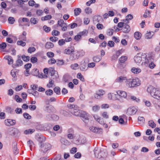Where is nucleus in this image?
Here are the masks:
<instances>
[{
  "label": "nucleus",
  "instance_id": "nucleus-1",
  "mask_svg": "<svg viewBox=\"0 0 160 160\" xmlns=\"http://www.w3.org/2000/svg\"><path fill=\"white\" fill-rule=\"evenodd\" d=\"M147 91L150 95L155 99H160V89L156 88L152 86L148 87Z\"/></svg>",
  "mask_w": 160,
  "mask_h": 160
},
{
  "label": "nucleus",
  "instance_id": "nucleus-2",
  "mask_svg": "<svg viewBox=\"0 0 160 160\" xmlns=\"http://www.w3.org/2000/svg\"><path fill=\"white\" fill-rule=\"evenodd\" d=\"M125 82L126 86L130 88L137 87L140 84L139 80L137 78L127 79Z\"/></svg>",
  "mask_w": 160,
  "mask_h": 160
},
{
  "label": "nucleus",
  "instance_id": "nucleus-3",
  "mask_svg": "<svg viewBox=\"0 0 160 160\" xmlns=\"http://www.w3.org/2000/svg\"><path fill=\"white\" fill-rule=\"evenodd\" d=\"M94 152L95 157L99 159L105 158L108 155V152L106 150L98 147L95 148Z\"/></svg>",
  "mask_w": 160,
  "mask_h": 160
},
{
  "label": "nucleus",
  "instance_id": "nucleus-4",
  "mask_svg": "<svg viewBox=\"0 0 160 160\" xmlns=\"http://www.w3.org/2000/svg\"><path fill=\"white\" fill-rule=\"evenodd\" d=\"M40 151L41 152L45 153L48 151L50 150L52 148V145L48 143H40L39 144Z\"/></svg>",
  "mask_w": 160,
  "mask_h": 160
},
{
  "label": "nucleus",
  "instance_id": "nucleus-5",
  "mask_svg": "<svg viewBox=\"0 0 160 160\" xmlns=\"http://www.w3.org/2000/svg\"><path fill=\"white\" fill-rule=\"evenodd\" d=\"M116 100L120 102H122L124 101V99L127 97L126 92L124 91L118 90L116 92Z\"/></svg>",
  "mask_w": 160,
  "mask_h": 160
},
{
  "label": "nucleus",
  "instance_id": "nucleus-6",
  "mask_svg": "<svg viewBox=\"0 0 160 160\" xmlns=\"http://www.w3.org/2000/svg\"><path fill=\"white\" fill-rule=\"evenodd\" d=\"M138 109V107L136 106H133L129 107L127 110V114L128 115L135 114Z\"/></svg>",
  "mask_w": 160,
  "mask_h": 160
},
{
  "label": "nucleus",
  "instance_id": "nucleus-7",
  "mask_svg": "<svg viewBox=\"0 0 160 160\" xmlns=\"http://www.w3.org/2000/svg\"><path fill=\"white\" fill-rule=\"evenodd\" d=\"M80 117L82 118V120L85 123H87L89 120V115L84 111H81Z\"/></svg>",
  "mask_w": 160,
  "mask_h": 160
},
{
  "label": "nucleus",
  "instance_id": "nucleus-8",
  "mask_svg": "<svg viewBox=\"0 0 160 160\" xmlns=\"http://www.w3.org/2000/svg\"><path fill=\"white\" fill-rule=\"evenodd\" d=\"M58 24L61 27L62 30V31H65L67 30V24L64 22L63 19H60L58 22Z\"/></svg>",
  "mask_w": 160,
  "mask_h": 160
},
{
  "label": "nucleus",
  "instance_id": "nucleus-9",
  "mask_svg": "<svg viewBox=\"0 0 160 160\" xmlns=\"http://www.w3.org/2000/svg\"><path fill=\"white\" fill-rule=\"evenodd\" d=\"M105 93V92L102 90H100L97 91L94 95V97L97 99H100L101 98L102 96Z\"/></svg>",
  "mask_w": 160,
  "mask_h": 160
},
{
  "label": "nucleus",
  "instance_id": "nucleus-10",
  "mask_svg": "<svg viewBox=\"0 0 160 160\" xmlns=\"http://www.w3.org/2000/svg\"><path fill=\"white\" fill-rule=\"evenodd\" d=\"M142 55L141 54L139 53L137 54L134 58V60L135 62L138 64H140L142 62Z\"/></svg>",
  "mask_w": 160,
  "mask_h": 160
},
{
  "label": "nucleus",
  "instance_id": "nucleus-11",
  "mask_svg": "<svg viewBox=\"0 0 160 160\" xmlns=\"http://www.w3.org/2000/svg\"><path fill=\"white\" fill-rule=\"evenodd\" d=\"M29 21V19L26 18H20L18 20V22L19 23V25L22 26L24 25V22H28Z\"/></svg>",
  "mask_w": 160,
  "mask_h": 160
},
{
  "label": "nucleus",
  "instance_id": "nucleus-12",
  "mask_svg": "<svg viewBox=\"0 0 160 160\" xmlns=\"http://www.w3.org/2000/svg\"><path fill=\"white\" fill-rule=\"evenodd\" d=\"M46 117L48 119L52 120L54 121H57L59 119V117L55 114H46Z\"/></svg>",
  "mask_w": 160,
  "mask_h": 160
},
{
  "label": "nucleus",
  "instance_id": "nucleus-13",
  "mask_svg": "<svg viewBox=\"0 0 160 160\" xmlns=\"http://www.w3.org/2000/svg\"><path fill=\"white\" fill-rule=\"evenodd\" d=\"M78 51L74 52L70 56L69 59L72 61L78 59L79 57V55H78Z\"/></svg>",
  "mask_w": 160,
  "mask_h": 160
},
{
  "label": "nucleus",
  "instance_id": "nucleus-14",
  "mask_svg": "<svg viewBox=\"0 0 160 160\" xmlns=\"http://www.w3.org/2000/svg\"><path fill=\"white\" fill-rule=\"evenodd\" d=\"M5 123L7 126H12L16 123V121L14 120L7 119L5 120Z\"/></svg>",
  "mask_w": 160,
  "mask_h": 160
},
{
  "label": "nucleus",
  "instance_id": "nucleus-15",
  "mask_svg": "<svg viewBox=\"0 0 160 160\" xmlns=\"http://www.w3.org/2000/svg\"><path fill=\"white\" fill-rule=\"evenodd\" d=\"M53 108V107L51 105H48L46 106L45 109L46 115V114H50L52 113Z\"/></svg>",
  "mask_w": 160,
  "mask_h": 160
},
{
  "label": "nucleus",
  "instance_id": "nucleus-16",
  "mask_svg": "<svg viewBox=\"0 0 160 160\" xmlns=\"http://www.w3.org/2000/svg\"><path fill=\"white\" fill-rule=\"evenodd\" d=\"M74 51V48L69 47L66 49L64 51L65 54L70 55Z\"/></svg>",
  "mask_w": 160,
  "mask_h": 160
},
{
  "label": "nucleus",
  "instance_id": "nucleus-17",
  "mask_svg": "<svg viewBox=\"0 0 160 160\" xmlns=\"http://www.w3.org/2000/svg\"><path fill=\"white\" fill-rule=\"evenodd\" d=\"M81 111H82L74 108L71 109V113L75 116H80L81 115Z\"/></svg>",
  "mask_w": 160,
  "mask_h": 160
},
{
  "label": "nucleus",
  "instance_id": "nucleus-18",
  "mask_svg": "<svg viewBox=\"0 0 160 160\" xmlns=\"http://www.w3.org/2000/svg\"><path fill=\"white\" fill-rule=\"evenodd\" d=\"M23 64L22 61L20 59H18L16 61V63L12 65L13 68H16L21 66Z\"/></svg>",
  "mask_w": 160,
  "mask_h": 160
},
{
  "label": "nucleus",
  "instance_id": "nucleus-19",
  "mask_svg": "<svg viewBox=\"0 0 160 160\" xmlns=\"http://www.w3.org/2000/svg\"><path fill=\"white\" fill-rule=\"evenodd\" d=\"M36 138L37 140L39 142V144L40 143H43L46 141L45 138L41 135L37 136Z\"/></svg>",
  "mask_w": 160,
  "mask_h": 160
},
{
  "label": "nucleus",
  "instance_id": "nucleus-20",
  "mask_svg": "<svg viewBox=\"0 0 160 160\" xmlns=\"http://www.w3.org/2000/svg\"><path fill=\"white\" fill-rule=\"evenodd\" d=\"M117 94L112 93H109L108 94V99L112 100H117Z\"/></svg>",
  "mask_w": 160,
  "mask_h": 160
},
{
  "label": "nucleus",
  "instance_id": "nucleus-21",
  "mask_svg": "<svg viewBox=\"0 0 160 160\" xmlns=\"http://www.w3.org/2000/svg\"><path fill=\"white\" fill-rule=\"evenodd\" d=\"M127 78L126 77L124 76H120L118 78L115 80L116 82L121 83L124 81L126 80Z\"/></svg>",
  "mask_w": 160,
  "mask_h": 160
},
{
  "label": "nucleus",
  "instance_id": "nucleus-22",
  "mask_svg": "<svg viewBox=\"0 0 160 160\" xmlns=\"http://www.w3.org/2000/svg\"><path fill=\"white\" fill-rule=\"evenodd\" d=\"M89 129L91 131L95 133L99 132L101 131V128L93 126L90 127Z\"/></svg>",
  "mask_w": 160,
  "mask_h": 160
},
{
  "label": "nucleus",
  "instance_id": "nucleus-23",
  "mask_svg": "<svg viewBox=\"0 0 160 160\" xmlns=\"http://www.w3.org/2000/svg\"><path fill=\"white\" fill-rule=\"evenodd\" d=\"M130 30V26L126 24H125L124 25V27L122 29V31L124 33H128Z\"/></svg>",
  "mask_w": 160,
  "mask_h": 160
},
{
  "label": "nucleus",
  "instance_id": "nucleus-24",
  "mask_svg": "<svg viewBox=\"0 0 160 160\" xmlns=\"http://www.w3.org/2000/svg\"><path fill=\"white\" fill-rule=\"evenodd\" d=\"M17 143L14 142L13 144V151L14 154H17L19 153V150L17 146Z\"/></svg>",
  "mask_w": 160,
  "mask_h": 160
},
{
  "label": "nucleus",
  "instance_id": "nucleus-25",
  "mask_svg": "<svg viewBox=\"0 0 160 160\" xmlns=\"http://www.w3.org/2000/svg\"><path fill=\"white\" fill-rule=\"evenodd\" d=\"M87 67V64L85 62L82 63L80 66V69L82 71H85L87 70L88 68Z\"/></svg>",
  "mask_w": 160,
  "mask_h": 160
},
{
  "label": "nucleus",
  "instance_id": "nucleus-26",
  "mask_svg": "<svg viewBox=\"0 0 160 160\" xmlns=\"http://www.w3.org/2000/svg\"><path fill=\"white\" fill-rule=\"evenodd\" d=\"M4 58L8 60V64H11L13 63V60L11 56H6L4 57Z\"/></svg>",
  "mask_w": 160,
  "mask_h": 160
},
{
  "label": "nucleus",
  "instance_id": "nucleus-27",
  "mask_svg": "<svg viewBox=\"0 0 160 160\" xmlns=\"http://www.w3.org/2000/svg\"><path fill=\"white\" fill-rule=\"evenodd\" d=\"M132 16L130 14H129L127 16H126V18L125 19H123V21L124 22L128 23L129 22L128 21L132 20Z\"/></svg>",
  "mask_w": 160,
  "mask_h": 160
},
{
  "label": "nucleus",
  "instance_id": "nucleus-28",
  "mask_svg": "<svg viewBox=\"0 0 160 160\" xmlns=\"http://www.w3.org/2000/svg\"><path fill=\"white\" fill-rule=\"evenodd\" d=\"M61 142L62 144L67 146L71 144V142L68 140L64 138H62L61 140Z\"/></svg>",
  "mask_w": 160,
  "mask_h": 160
},
{
  "label": "nucleus",
  "instance_id": "nucleus-29",
  "mask_svg": "<svg viewBox=\"0 0 160 160\" xmlns=\"http://www.w3.org/2000/svg\"><path fill=\"white\" fill-rule=\"evenodd\" d=\"M131 71L135 74H138L141 72V70L139 68H133L131 69Z\"/></svg>",
  "mask_w": 160,
  "mask_h": 160
},
{
  "label": "nucleus",
  "instance_id": "nucleus-30",
  "mask_svg": "<svg viewBox=\"0 0 160 160\" xmlns=\"http://www.w3.org/2000/svg\"><path fill=\"white\" fill-rule=\"evenodd\" d=\"M102 19L101 17L100 16H95L93 18V22L95 23L99 22L100 21H102Z\"/></svg>",
  "mask_w": 160,
  "mask_h": 160
},
{
  "label": "nucleus",
  "instance_id": "nucleus-31",
  "mask_svg": "<svg viewBox=\"0 0 160 160\" xmlns=\"http://www.w3.org/2000/svg\"><path fill=\"white\" fill-rule=\"evenodd\" d=\"M128 59L127 57L125 56H122L119 59V61L120 63H123L126 61Z\"/></svg>",
  "mask_w": 160,
  "mask_h": 160
},
{
  "label": "nucleus",
  "instance_id": "nucleus-32",
  "mask_svg": "<svg viewBox=\"0 0 160 160\" xmlns=\"http://www.w3.org/2000/svg\"><path fill=\"white\" fill-rule=\"evenodd\" d=\"M35 130L34 129H29L26 130L24 131V133L25 134H32V133L35 132Z\"/></svg>",
  "mask_w": 160,
  "mask_h": 160
},
{
  "label": "nucleus",
  "instance_id": "nucleus-33",
  "mask_svg": "<svg viewBox=\"0 0 160 160\" xmlns=\"http://www.w3.org/2000/svg\"><path fill=\"white\" fill-rule=\"evenodd\" d=\"M54 45L53 43L51 42H47L45 45V47L46 48L50 49L54 47Z\"/></svg>",
  "mask_w": 160,
  "mask_h": 160
},
{
  "label": "nucleus",
  "instance_id": "nucleus-34",
  "mask_svg": "<svg viewBox=\"0 0 160 160\" xmlns=\"http://www.w3.org/2000/svg\"><path fill=\"white\" fill-rule=\"evenodd\" d=\"M73 139L78 141V142H82L81 141V138L80 135L78 134H76L74 135Z\"/></svg>",
  "mask_w": 160,
  "mask_h": 160
},
{
  "label": "nucleus",
  "instance_id": "nucleus-35",
  "mask_svg": "<svg viewBox=\"0 0 160 160\" xmlns=\"http://www.w3.org/2000/svg\"><path fill=\"white\" fill-rule=\"evenodd\" d=\"M81 12V10L80 8H76L74 10V14L75 16L79 15Z\"/></svg>",
  "mask_w": 160,
  "mask_h": 160
},
{
  "label": "nucleus",
  "instance_id": "nucleus-36",
  "mask_svg": "<svg viewBox=\"0 0 160 160\" xmlns=\"http://www.w3.org/2000/svg\"><path fill=\"white\" fill-rule=\"evenodd\" d=\"M54 92L56 93L57 95H60L61 94L60 88L58 87H56L53 89Z\"/></svg>",
  "mask_w": 160,
  "mask_h": 160
},
{
  "label": "nucleus",
  "instance_id": "nucleus-37",
  "mask_svg": "<svg viewBox=\"0 0 160 160\" xmlns=\"http://www.w3.org/2000/svg\"><path fill=\"white\" fill-rule=\"evenodd\" d=\"M153 32H149L145 34L146 38L147 39L151 38L153 35Z\"/></svg>",
  "mask_w": 160,
  "mask_h": 160
},
{
  "label": "nucleus",
  "instance_id": "nucleus-38",
  "mask_svg": "<svg viewBox=\"0 0 160 160\" xmlns=\"http://www.w3.org/2000/svg\"><path fill=\"white\" fill-rule=\"evenodd\" d=\"M138 120L139 124H142L144 122L145 119L144 118L142 117H138Z\"/></svg>",
  "mask_w": 160,
  "mask_h": 160
},
{
  "label": "nucleus",
  "instance_id": "nucleus-39",
  "mask_svg": "<svg viewBox=\"0 0 160 160\" xmlns=\"http://www.w3.org/2000/svg\"><path fill=\"white\" fill-rule=\"evenodd\" d=\"M52 16L51 15H47L45 17H43L41 18L42 21H46L49 20L52 18Z\"/></svg>",
  "mask_w": 160,
  "mask_h": 160
},
{
  "label": "nucleus",
  "instance_id": "nucleus-40",
  "mask_svg": "<svg viewBox=\"0 0 160 160\" xmlns=\"http://www.w3.org/2000/svg\"><path fill=\"white\" fill-rule=\"evenodd\" d=\"M134 36L136 39H139L141 37V33L139 32H136L134 33Z\"/></svg>",
  "mask_w": 160,
  "mask_h": 160
},
{
  "label": "nucleus",
  "instance_id": "nucleus-41",
  "mask_svg": "<svg viewBox=\"0 0 160 160\" xmlns=\"http://www.w3.org/2000/svg\"><path fill=\"white\" fill-rule=\"evenodd\" d=\"M101 59V58L98 56H95L93 57V61L96 62H99Z\"/></svg>",
  "mask_w": 160,
  "mask_h": 160
},
{
  "label": "nucleus",
  "instance_id": "nucleus-42",
  "mask_svg": "<svg viewBox=\"0 0 160 160\" xmlns=\"http://www.w3.org/2000/svg\"><path fill=\"white\" fill-rule=\"evenodd\" d=\"M149 125L152 128H155L156 126V124L152 120H150L148 122Z\"/></svg>",
  "mask_w": 160,
  "mask_h": 160
},
{
  "label": "nucleus",
  "instance_id": "nucleus-43",
  "mask_svg": "<svg viewBox=\"0 0 160 160\" xmlns=\"http://www.w3.org/2000/svg\"><path fill=\"white\" fill-rule=\"evenodd\" d=\"M70 67L72 69L76 70L78 68V65L77 63H75L73 64H72L71 65Z\"/></svg>",
  "mask_w": 160,
  "mask_h": 160
},
{
  "label": "nucleus",
  "instance_id": "nucleus-44",
  "mask_svg": "<svg viewBox=\"0 0 160 160\" xmlns=\"http://www.w3.org/2000/svg\"><path fill=\"white\" fill-rule=\"evenodd\" d=\"M130 98L131 100L136 102H139L140 101V100L139 99V98H137L135 96H130Z\"/></svg>",
  "mask_w": 160,
  "mask_h": 160
},
{
  "label": "nucleus",
  "instance_id": "nucleus-45",
  "mask_svg": "<svg viewBox=\"0 0 160 160\" xmlns=\"http://www.w3.org/2000/svg\"><path fill=\"white\" fill-rule=\"evenodd\" d=\"M45 93L47 96H51L53 94V91L51 89H48L46 91Z\"/></svg>",
  "mask_w": 160,
  "mask_h": 160
},
{
  "label": "nucleus",
  "instance_id": "nucleus-46",
  "mask_svg": "<svg viewBox=\"0 0 160 160\" xmlns=\"http://www.w3.org/2000/svg\"><path fill=\"white\" fill-rule=\"evenodd\" d=\"M77 77L82 82H84V77L80 73H78Z\"/></svg>",
  "mask_w": 160,
  "mask_h": 160
},
{
  "label": "nucleus",
  "instance_id": "nucleus-47",
  "mask_svg": "<svg viewBox=\"0 0 160 160\" xmlns=\"http://www.w3.org/2000/svg\"><path fill=\"white\" fill-rule=\"evenodd\" d=\"M23 60L24 61L28 62L29 60L30 57L28 56H26L25 55H23L22 56Z\"/></svg>",
  "mask_w": 160,
  "mask_h": 160
},
{
  "label": "nucleus",
  "instance_id": "nucleus-48",
  "mask_svg": "<svg viewBox=\"0 0 160 160\" xmlns=\"http://www.w3.org/2000/svg\"><path fill=\"white\" fill-rule=\"evenodd\" d=\"M39 71L36 68H34L32 71V74L34 76H37L38 74Z\"/></svg>",
  "mask_w": 160,
  "mask_h": 160
},
{
  "label": "nucleus",
  "instance_id": "nucleus-49",
  "mask_svg": "<svg viewBox=\"0 0 160 160\" xmlns=\"http://www.w3.org/2000/svg\"><path fill=\"white\" fill-rule=\"evenodd\" d=\"M44 125L43 124H39L37 126V128L38 129L40 130H45V128H44Z\"/></svg>",
  "mask_w": 160,
  "mask_h": 160
},
{
  "label": "nucleus",
  "instance_id": "nucleus-50",
  "mask_svg": "<svg viewBox=\"0 0 160 160\" xmlns=\"http://www.w3.org/2000/svg\"><path fill=\"white\" fill-rule=\"evenodd\" d=\"M8 21L9 23L10 24H13L14 23V22L15 21V19L14 18L12 17H9L8 18Z\"/></svg>",
  "mask_w": 160,
  "mask_h": 160
},
{
  "label": "nucleus",
  "instance_id": "nucleus-51",
  "mask_svg": "<svg viewBox=\"0 0 160 160\" xmlns=\"http://www.w3.org/2000/svg\"><path fill=\"white\" fill-rule=\"evenodd\" d=\"M17 44L18 45H21L24 47L26 45V43L22 40L18 41L17 42Z\"/></svg>",
  "mask_w": 160,
  "mask_h": 160
},
{
  "label": "nucleus",
  "instance_id": "nucleus-52",
  "mask_svg": "<svg viewBox=\"0 0 160 160\" xmlns=\"http://www.w3.org/2000/svg\"><path fill=\"white\" fill-rule=\"evenodd\" d=\"M114 30L112 29H109L107 30V34L108 36H111L113 34Z\"/></svg>",
  "mask_w": 160,
  "mask_h": 160
},
{
  "label": "nucleus",
  "instance_id": "nucleus-53",
  "mask_svg": "<svg viewBox=\"0 0 160 160\" xmlns=\"http://www.w3.org/2000/svg\"><path fill=\"white\" fill-rule=\"evenodd\" d=\"M57 64L59 66H61L64 64V61L63 60H57L56 61Z\"/></svg>",
  "mask_w": 160,
  "mask_h": 160
},
{
  "label": "nucleus",
  "instance_id": "nucleus-54",
  "mask_svg": "<svg viewBox=\"0 0 160 160\" xmlns=\"http://www.w3.org/2000/svg\"><path fill=\"white\" fill-rule=\"evenodd\" d=\"M85 12L87 14H90L92 13V9L89 7H87L85 9Z\"/></svg>",
  "mask_w": 160,
  "mask_h": 160
},
{
  "label": "nucleus",
  "instance_id": "nucleus-55",
  "mask_svg": "<svg viewBox=\"0 0 160 160\" xmlns=\"http://www.w3.org/2000/svg\"><path fill=\"white\" fill-rule=\"evenodd\" d=\"M56 62V61L53 58H52L48 61V63L49 64H52Z\"/></svg>",
  "mask_w": 160,
  "mask_h": 160
},
{
  "label": "nucleus",
  "instance_id": "nucleus-56",
  "mask_svg": "<svg viewBox=\"0 0 160 160\" xmlns=\"http://www.w3.org/2000/svg\"><path fill=\"white\" fill-rule=\"evenodd\" d=\"M30 22L31 23L35 24L38 23V21L36 20V18H31Z\"/></svg>",
  "mask_w": 160,
  "mask_h": 160
},
{
  "label": "nucleus",
  "instance_id": "nucleus-57",
  "mask_svg": "<svg viewBox=\"0 0 160 160\" xmlns=\"http://www.w3.org/2000/svg\"><path fill=\"white\" fill-rule=\"evenodd\" d=\"M36 50V48L33 47H31L28 48V53H31L32 52H34Z\"/></svg>",
  "mask_w": 160,
  "mask_h": 160
},
{
  "label": "nucleus",
  "instance_id": "nucleus-58",
  "mask_svg": "<svg viewBox=\"0 0 160 160\" xmlns=\"http://www.w3.org/2000/svg\"><path fill=\"white\" fill-rule=\"evenodd\" d=\"M100 108L99 106L98 105H96L93 106L92 108V109L94 112L98 111Z\"/></svg>",
  "mask_w": 160,
  "mask_h": 160
},
{
  "label": "nucleus",
  "instance_id": "nucleus-59",
  "mask_svg": "<svg viewBox=\"0 0 160 160\" xmlns=\"http://www.w3.org/2000/svg\"><path fill=\"white\" fill-rule=\"evenodd\" d=\"M24 118L28 119H30L31 118V116L27 113H24L23 114Z\"/></svg>",
  "mask_w": 160,
  "mask_h": 160
},
{
  "label": "nucleus",
  "instance_id": "nucleus-60",
  "mask_svg": "<svg viewBox=\"0 0 160 160\" xmlns=\"http://www.w3.org/2000/svg\"><path fill=\"white\" fill-rule=\"evenodd\" d=\"M60 34V32L56 30H53L52 32V35L53 36H58Z\"/></svg>",
  "mask_w": 160,
  "mask_h": 160
},
{
  "label": "nucleus",
  "instance_id": "nucleus-61",
  "mask_svg": "<svg viewBox=\"0 0 160 160\" xmlns=\"http://www.w3.org/2000/svg\"><path fill=\"white\" fill-rule=\"evenodd\" d=\"M65 43V40L63 39H60L58 42V44L61 46L63 45Z\"/></svg>",
  "mask_w": 160,
  "mask_h": 160
},
{
  "label": "nucleus",
  "instance_id": "nucleus-62",
  "mask_svg": "<svg viewBox=\"0 0 160 160\" xmlns=\"http://www.w3.org/2000/svg\"><path fill=\"white\" fill-rule=\"evenodd\" d=\"M31 67L32 64L30 63H28L24 65V68L26 70H29Z\"/></svg>",
  "mask_w": 160,
  "mask_h": 160
},
{
  "label": "nucleus",
  "instance_id": "nucleus-63",
  "mask_svg": "<svg viewBox=\"0 0 160 160\" xmlns=\"http://www.w3.org/2000/svg\"><path fill=\"white\" fill-rule=\"evenodd\" d=\"M44 30L46 32H49L51 30V28L44 25L43 27Z\"/></svg>",
  "mask_w": 160,
  "mask_h": 160
},
{
  "label": "nucleus",
  "instance_id": "nucleus-64",
  "mask_svg": "<svg viewBox=\"0 0 160 160\" xmlns=\"http://www.w3.org/2000/svg\"><path fill=\"white\" fill-rule=\"evenodd\" d=\"M54 53L52 52H49L47 53V55L49 58H52L54 57Z\"/></svg>",
  "mask_w": 160,
  "mask_h": 160
}]
</instances>
